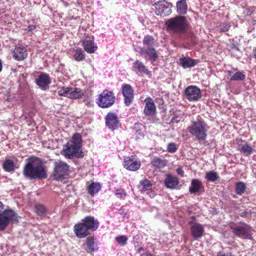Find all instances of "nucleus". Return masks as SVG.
Listing matches in <instances>:
<instances>
[{
	"label": "nucleus",
	"instance_id": "obj_5",
	"mask_svg": "<svg viewBox=\"0 0 256 256\" xmlns=\"http://www.w3.org/2000/svg\"><path fill=\"white\" fill-rule=\"evenodd\" d=\"M19 216L12 209L4 210V204L0 202V231L4 230L10 222L18 223Z\"/></svg>",
	"mask_w": 256,
	"mask_h": 256
},
{
	"label": "nucleus",
	"instance_id": "obj_1",
	"mask_svg": "<svg viewBox=\"0 0 256 256\" xmlns=\"http://www.w3.org/2000/svg\"><path fill=\"white\" fill-rule=\"evenodd\" d=\"M24 176L30 180L42 179L46 177L44 166L39 160L34 157L26 160L23 169Z\"/></svg>",
	"mask_w": 256,
	"mask_h": 256
},
{
	"label": "nucleus",
	"instance_id": "obj_35",
	"mask_svg": "<svg viewBox=\"0 0 256 256\" xmlns=\"http://www.w3.org/2000/svg\"><path fill=\"white\" fill-rule=\"evenodd\" d=\"M230 74L231 72H230V80H244L246 77L244 74L240 72H236L232 75Z\"/></svg>",
	"mask_w": 256,
	"mask_h": 256
},
{
	"label": "nucleus",
	"instance_id": "obj_36",
	"mask_svg": "<svg viewBox=\"0 0 256 256\" xmlns=\"http://www.w3.org/2000/svg\"><path fill=\"white\" fill-rule=\"evenodd\" d=\"M253 150L252 148L248 144L243 145L240 148L241 152L246 156L250 155L252 153Z\"/></svg>",
	"mask_w": 256,
	"mask_h": 256
},
{
	"label": "nucleus",
	"instance_id": "obj_12",
	"mask_svg": "<svg viewBox=\"0 0 256 256\" xmlns=\"http://www.w3.org/2000/svg\"><path fill=\"white\" fill-rule=\"evenodd\" d=\"M106 126L111 130H115L120 126V124L116 114L113 112H108L106 118Z\"/></svg>",
	"mask_w": 256,
	"mask_h": 256
},
{
	"label": "nucleus",
	"instance_id": "obj_39",
	"mask_svg": "<svg viewBox=\"0 0 256 256\" xmlns=\"http://www.w3.org/2000/svg\"><path fill=\"white\" fill-rule=\"evenodd\" d=\"M69 87L60 88L58 90V94L60 96L68 98Z\"/></svg>",
	"mask_w": 256,
	"mask_h": 256
},
{
	"label": "nucleus",
	"instance_id": "obj_29",
	"mask_svg": "<svg viewBox=\"0 0 256 256\" xmlns=\"http://www.w3.org/2000/svg\"><path fill=\"white\" fill-rule=\"evenodd\" d=\"M133 67L134 70L136 71V73L147 74L148 72V70L146 66L139 60H136L134 63Z\"/></svg>",
	"mask_w": 256,
	"mask_h": 256
},
{
	"label": "nucleus",
	"instance_id": "obj_6",
	"mask_svg": "<svg viewBox=\"0 0 256 256\" xmlns=\"http://www.w3.org/2000/svg\"><path fill=\"white\" fill-rule=\"evenodd\" d=\"M168 30L174 32L181 34L188 28V22L184 16H177L169 19L166 22Z\"/></svg>",
	"mask_w": 256,
	"mask_h": 256
},
{
	"label": "nucleus",
	"instance_id": "obj_28",
	"mask_svg": "<svg viewBox=\"0 0 256 256\" xmlns=\"http://www.w3.org/2000/svg\"><path fill=\"white\" fill-rule=\"evenodd\" d=\"M188 4L186 0H178L176 2V11L180 14H185L187 12Z\"/></svg>",
	"mask_w": 256,
	"mask_h": 256
},
{
	"label": "nucleus",
	"instance_id": "obj_18",
	"mask_svg": "<svg viewBox=\"0 0 256 256\" xmlns=\"http://www.w3.org/2000/svg\"><path fill=\"white\" fill-rule=\"evenodd\" d=\"M74 231L76 236L79 238H84L89 234V230L82 222L77 224L74 226Z\"/></svg>",
	"mask_w": 256,
	"mask_h": 256
},
{
	"label": "nucleus",
	"instance_id": "obj_31",
	"mask_svg": "<svg viewBox=\"0 0 256 256\" xmlns=\"http://www.w3.org/2000/svg\"><path fill=\"white\" fill-rule=\"evenodd\" d=\"M151 164L156 168H162L166 165L167 162L164 159L155 156L152 160Z\"/></svg>",
	"mask_w": 256,
	"mask_h": 256
},
{
	"label": "nucleus",
	"instance_id": "obj_4",
	"mask_svg": "<svg viewBox=\"0 0 256 256\" xmlns=\"http://www.w3.org/2000/svg\"><path fill=\"white\" fill-rule=\"evenodd\" d=\"M209 128L204 120H197L192 122L188 130L198 140L202 142L206 140Z\"/></svg>",
	"mask_w": 256,
	"mask_h": 256
},
{
	"label": "nucleus",
	"instance_id": "obj_46",
	"mask_svg": "<svg viewBox=\"0 0 256 256\" xmlns=\"http://www.w3.org/2000/svg\"><path fill=\"white\" fill-rule=\"evenodd\" d=\"M217 256H233L230 252L222 254V252H218L217 254Z\"/></svg>",
	"mask_w": 256,
	"mask_h": 256
},
{
	"label": "nucleus",
	"instance_id": "obj_47",
	"mask_svg": "<svg viewBox=\"0 0 256 256\" xmlns=\"http://www.w3.org/2000/svg\"><path fill=\"white\" fill-rule=\"evenodd\" d=\"M177 173L181 176H183L184 175V172L182 170V168H176V170Z\"/></svg>",
	"mask_w": 256,
	"mask_h": 256
},
{
	"label": "nucleus",
	"instance_id": "obj_19",
	"mask_svg": "<svg viewBox=\"0 0 256 256\" xmlns=\"http://www.w3.org/2000/svg\"><path fill=\"white\" fill-rule=\"evenodd\" d=\"M146 106L144 112L147 116H153L156 112V105L150 98H147L145 100Z\"/></svg>",
	"mask_w": 256,
	"mask_h": 256
},
{
	"label": "nucleus",
	"instance_id": "obj_15",
	"mask_svg": "<svg viewBox=\"0 0 256 256\" xmlns=\"http://www.w3.org/2000/svg\"><path fill=\"white\" fill-rule=\"evenodd\" d=\"M124 166L126 170L135 171L140 168V162L134 158H127L124 159Z\"/></svg>",
	"mask_w": 256,
	"mask_h": 256
},
{
	"label": "nucleus",
	"instance_id": "obj_26",
	"mask_svg": "<svg viewBox=\"0 0 256 256\" xmlns=\"http://www.w3.org/2000/svg\"><path fill=\"white\" fill-rule=\"evenodd\" d=\"M84 248L88 252H92L98 250V246L94 243L93 238L89 236L87 238Z\"/></svg>",
	"mask_w": 256,
	"mask_h": 256
},
{
	"label": "nucleus",
	"instance_id": "obj_7",
	"mask_svg": "<svg viewBox=\"0 0 256 256\" xmlns=\"http://www.w3.org/2000/svg\"><path fill=\"white\" fill-rule=\"evenodd\" d=\"M116 100V97L112 91L105 90L100 94L96 99V104L102 108H108L112 106Z\"/></svg>",
	"mask_w": 256,
	"mask_h": 256
},
{
	"label": "nucleus",
	"instance_id": "obj_11",
	"mask_svg": "<svg viewBox=\"0 0 256 256\" xmlns=\"http://www.w3.org/2000/svg\"><path fill=\"white\" fill-rule=\"evenodd\" d=\"M122 92L124 97V104L126 106H129L134 98V90L130 85L124 84L122 86Z\"/></svg>",
	"mask_w": 256,
	"mask_h": 256
},
{
	"label": "nucleus",
	"instance_id": "obj_24",
	"mask_svg": "<svg viewBox=\"0 0 256 256\" xmlns=\"http://www.w3.org/2000/svg\"><path fill=\"white\" fill-rule=\"evenodd\" d=\"M203 188L202 182L198 179H193L191 182V186L190 187V194H194L200 191Z\"/></svg>",
	"mask_w": 256,
	"mask_h": 256
},
{
	"label": "nucleus",
	"instance_id": "obj_32",
	"mask_svg": "<svg viewBox=\"0 0 256 256\" xmlns=\"http://www.w3.org/2000/svg\"><path fill=\"white\" fill-rule=\"evenodd\" d=\"M205 178L209 182H215L218 180L219 176L216 172L212 170L207 172L206 174Z\"/></svg>",
	"mask_w": 256,
	"mask_h": 256
},
{
	"label": "nucleus",
	"instance_id": "obj_43",
	"mask_svg": "<svg viewBox=\"0 0 256 256\" xmlns=\"http://www.w3.org/2000/svg\"><path fill=\"white\" fill-rule=\"evenodd\" d=\"M177 150L176 144L174 143H170L168 146V151L171 153H174Z\"/></svg>",
	"mask_w": 256,
	"mask_h": 256
},
{
	"label": "nucleus",
	"instance_id": "obj_22",
	"mask_svg": "<svg viewBox=\"0 0 256 256\" xmlns=\"http://www.w3.org/2000/svg\"><path fill=\"white\" fill-rule=\"evenodd\" d=\"M82 43L84 50L88 53L92 54L97 49V46L92 40L86 39L84 40Z\"/></svg>",
	"mask_w": 256,
	"mask_h": 256
},
{
	"label": "nucleus",
	"instance_id": "obj_14",
	"mask_svg": "<svg viewBox=\"0 0 256 256\" xmlns=\"http://www.w3.org/2000/svg\"><path fill=\"white\" fill-rule=\"evenodd\" d=\"M50 82L49 76L44 72L40 74L36 79V84L42 90L48 88Z\"/></svg>",
	"mask_w": 256,
	"mask_h": 256
},
{
	"label": "nucleus",
	"instance_id": "obj_8",
	"mask_svg": "<svg viewBox=\"0 0 256 256\" xmlns=\"http://www.w3.org/2000/svg\"><path fill=\"white\" fill-rule=\"evenodd\" d=\"M68 166L64 162L57 160L54 163V176L57 180H60L68 174Z\"/></svg>",
	"mask_w": 256,
	"mask_h": 256
},
{
	"label": "nucleus",
	"instance_id": "obj_3",
	"mask_svg": "<svg viewBox=\"0 0 256 256\" xmlns=\"http://www.w3.org/2000/svg\"><path fill=\"white\" fill-rule=\"evenodd\" d=\"M143 44L144 46L141 48L140 53L141 54H146L145 57L146 60H150L152 62H156L159 54L155 48L158 46V44L154 38L150 36H145L143 40Z\"/></svg>",
	"mask_w": 256,
	"mask_h": 256
},
{
	"label": "nucleus",
	"instance_id": "obj_40",
	"mask_svg": "<svg viewBox=\"0 0 256 256\" xmlns=\"http://www.w3.org/2000/svg\"><path fill=\"white\" fill-rule=\"evenodd\" d=\"M230 26V23L224 22L218 26V28L221 32H226L229 30Z\"/></svg>",
	"mask_w": 256,
	"mask_h": 256
},
{
	"label": "nucleus",
	"instance_id": "obj_48",
	"mask_svg": "<svg viewBox=\"0 0 256 256\" xmlns=\"http://www.w3.org/2000/svg\"><path fill=\"white\" fill-rule=\"evenodd\" d=\"M35 28H36L35 26H33V25L29 26L28 28V31H32L34 30L35 29Z\"/></svg>",
	"mask_w": 256,
	"mask_h": 256
},
{
	"label": "nucleus",
	"instance_id": "obj_17",
	"mask_svg": "<svg viewBox=\"0 0 256 256\" xmlns=\"http://www.w3.org/2000/svg\"><path fill=\"white\" fill-rule=\"evenodd\" d=\"M82 221L89 230H95L98 228L99 226L98 222L95 220L93 216H86Z\"/></svg>",
	"mask_w": 256,
	"mask_h": 256
},
{
	"label": "nucleus",
	"instance_id": "obj_13",
	"mask_svg": "<svg viewBox=\"0 0 256 256\" xmlns=\"http://www.w3.org/2000/svg\"><path fill=\"white\" fill-rule=\"evenodd\" d=\"M250 227L247 224H244L242 226H236L233 228V232L238 236L242 238H247L250 236Z\"/></svg>",
	"mask_w": 256,
	"mask_h": 256
},
{
	"label": "nucleus",
	"instance_id": "obj_9",
	"mask_svg": "<svg viewBox=\"0 0 256 256\" xmlns=\"http://www.w3.org/2000/svg\"><path fill=\"white\" fill-rule=\"evenodd\" d=\"M155 14L158 16H165L172 12L170 4L165 0H159L154 3Z\"/></svg>",
	"mask_w": 256,
	"mask_h": 256
},
{
	"label": "nucleus",
	"instance_id": "obj_34",
	"mask_svg": "<svg viewBox=\"0 0 256 256\" xmlns=\"http://www.w3.org/2000/svg\"><path fill=\"white\" fill-rule=\"evenodd\" d=\"M74 58L77 61L82 60L84 58V53L82 48H76L74 50Z\"/></svg>",
	"mask_w": 256,
	"mask_h": 256
},
{
	"label": "nucleus",
	"instance_id": "obj_10",
	"mask_svg": "<svg viewBox=\"0 0 256 256\" xmlns=\"http://www.w3.org/2000/svg\"><path fill=\"white\" fill-rule=\"evenodd\" d=\"M186 98L190 101H197L202 97L200 90L195 86H190L185 90Z\"/></svg>",
	"mask_w": 256,
	"mask_h": 256
},
{
	"label": "nucleus",
	"instance_id": "obj_38",
	"mask_svg": "<svg viewBox=\"0 0 256 256\" xmlns=\"http://www.w3.org/2000/svg\"><path fill=\"white\" fill-rule=\"evenodd\" d=\"M140 184L142 186V191H146L151 189L152 184L150 181L148 180H145L143 181L140 182Z\"/></svg>",
	"mask_w": 256,
	"mask_h": 256
},
{
	"label": "nucleus",
	"instance_id": "obj_45",
	"mask_svg": "<svg viewBox=\"0 0 256 256\" xmlns=\"http://www.w3.org/2000/svg\"><path fill=\"white\" fill-rule=\"evenodd\" d=\"M250 214H251V212L250 210L249 211L246 210L245 212H240L239 213V215L240 216L244 217V218L249 217L250 216Z\"/></svg>",
	"mask_w": 256,
	"mask_h": 256
},
{
	"label": "nucleus",
	"instance_id": "obj_33",
	"mask_svg": "<svg viewBox=\"0 0 256 256\" xmlns=\"http://www.w3.org/2000/svg\"><path fill=\"white\" fill-rule=\"evenodd\" d=\"M246 186L244 182H239L236 184V192L238 195H242L246 191Z\"/></svg>",
	"mask_w": 256,
	"mask_h": 256
},
{
	"label": "nucleus",
	"instance_id": "obj_23",
	"mask_svg": "<svg viewBox=\"0 0 256 256\" xmlns=\"http://www.w3.org/2000/svg\"><path fill=\"white\" fill-rule=\"evenodd\" d=\"M83 94L84 92L80 88L69 87L68 98L71 99H78L82 98Z\"/></svg>",
	"mask_w": 256,
	"mask_h": 256
},
{
	"label": "nucleus",
	"instance_id": "obj_42",
	"mask_svg": "<svg viewBox=\"0 0 256 256\" xmlns=\"http://www.w3.org/2000/svg\"><path fill=\"white\" fill-rule=\"evenodd\" d=\"M137 252L140 254V256H152L150 253L148 252L146 250L143 248H140Z\"/></svg>",
	"mask_w": 256,
	"mask_h": 256
},
{
	"label": "nucleus",
	"instance_id": "obj_30",
	"mask_svg": "<svg viewBox=\"0 0 256 256\" xmlns=\"http://www.w3.org/2000/svg\"><path fill=\"white\" fill-rule=\"evenodd\" d=\"M14 160L6 159L3 164V168L4 170L8 172H10L14 170L17 168L16 164L14 163Z\"/></svg>",
	"mask_w": 256,
	"mask_h": 256
},
{
	"label": "nucleus",
	"instance_id": "obj_37",
	"mask_svg": "<svg viewBox=\"0 0 256 256\" xmlns=\"http://www.w3.org/2000/svg\"><path fill=\"white\" fill-rule=\"evenodd\" d=\"M46 209L43 205L37 204L34 208V212L39 216H43L46 212Z\"/></svg>",
	"mask_w": 256,
	"mask_h": 256
},
{
	"label": "nucleus",
	"instance_id": "obj_25",
	"mask_svg": "<svg viewBox=\"0 0 256 256\" xmlns=\"http://www.w3.org/2000/svg\"><path fill=\"white\" fill-rule=\"evenodd\" d=\"M180 62L182 66L184 68L194 66L197 63L196 60L186 57L180 58Z\"/></svg>",
	"mask_w": 256,
	"mask_h": 256
},
{
	"label": "nucleus",
	"instance_id": "obj_20",
	"mask_svg": "<svg viewBox=\"0 0 256 256\" xmlns=\"http://www.w3.org/2000/svg\"><path fill=\"white\" fill-rule=\"evenodd\" d=\"M27 50L24 47H16L13 52V57L17 60H22L26 58Z\"/></svg>",
	"mask_w": 256,
	"mask_h": 256
},
{
	"label": "nucleus",
	"instance_id": "obj_16",
	"mask_svg": "<svg viewBox=\"0 0 256 256\" xmlns=\"http://www.w3.org/2000/svg\"><path fill=\"white\" fill-rule=\"evenodd\" d=\"M190 232L193 238L197 240L202 236L204 233V228L201 224L194 223L190 227Z\"/></svg>",
	"mask_w": 256,
	"mask_h": 256
},
{
	"label": "nucleus",
	"instance_id": "obj_41",
	"mask_svg": "<svg viewBox=\"0 0 256 256\" xmlns=\"http://www.w3.org/2000/svg\"><path fill=\"white\" fill-rule=\"evenodd\" d=\"M116 240L120 245L124 246L126 244L128 238L125 236H120L116 238Z\"/></svg>",
	"mask_w": 256,
	"mask_h": 256
},
{
	"label": "nucleus",
	"instance_id": "obj_21",
	"mask_svg": "<svg viewBox=\"0 0 256 256\" xmlns=\"http://www.w3.org/2000/svg\"><path fill=\"white\" fill-rule=\"evenodd\" d=\"M179 184L178 178L171 175H168L165 180L166 186L170 189L176 188Z\"/></svg>",
	"mask_w": 256,
	"mask_h": 256
},
{
	"label": "nucleus",
	"instance_id": "obj_44",
	"mask_svg": "<svg viewBox=\"0 0 256 256\" xmlns=\"http://www.w3.org/2000/svg\"><path fill=\"white\" fill-rule=\"evenodd\" d=\"M115 195L117 196V198H122L123 196H126V193L123 190L118 189L115 192Z\"/></svg>",
	"mask_w": 256,
	"mask_h": 256
},
{
	"label": "nucleus",
	"instance_id": "obj_2",
	"mask_svg": "<svg viewBox=\"0 0 256 256\" xmlns=\"http://www.w3.org/2000/svg\"><path fill=\"white\" fill-rule=\"evenodd\" d=\"M81 136L79 134H75L72 140L67 142L64 146L62 154L66 158H72L74 157L82 158L84 156V152L81 150Z\"/></svg>",
	"mask_w": 256,
	"mask_h": 256
},
{
	"label": "nucleus",
	"instance_id": "obj_27",
	"mask_svg": "<svg viewBox=\"0 0 256 256\" xmlns=\"http://www.w3.org/2000/svg\"><path fill=\"white\" fill-rule=\"evenodd\" d=\"M102 188V186L99 182H92L88 186L87 190L88 193L92 196H94L97 194Z\"/></svg>",
	"mask_w": 256,
	"mask_h": 256
}]
</instances>
